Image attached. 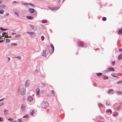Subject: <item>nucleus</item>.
I'll return each instance as SVG.
<instances>
[{
  "instance_id": "nucleus-1",
  "label": "nucleus",
  "mask_w": 122,
  "mask_h": 122,
  "mask_svg": "<svg viewBox=\"0 0 122 122\" xmlns=\"http://www.w3.org/2000/svg\"><path fill=\"white\" fill-rule=\"evenodd\" d=\"M17 91L20 92V94L22 96L24 95L26 92V88L24 87H19L17 89Z\"/></svg>"
},
{
  "instance_id": "nucleus-2",
  "label": "nucleus",
  "mask_w": 122,
  "mask_h": 122,
  "mask_svg": "<svg viewBox=\"0 0 122 122\" xmlns=\"http://www.w3.org/2000/svg\"><path fill=\"white\" fill-rule=\"evenodd\" d=\"M27 100L30 105H33L35 103L34 101H33L34 98L32 96H29L27 98Z\"/></svg>"
},
{
  "instance_id": "nucleus-3",
  "label": "nucleus",
  "mask_w": 122,
  "mask_h": 122,
  "mask_svg": "<svg viewBox=\"0 0 122 122\" xmlns=\"http://www.w3.org/2000/svg\"><path fill=\"white\" fill-rule=\"evenodd\" d=\"M49 106L48 102L46 101L42 102L41 104V107L43 108H46L47 107Z\"/></svg>"
},
{
  "instance_id": "nucleus-4",
  "label": "nucleus",
  "mask_w": 122,
  "mask_h": 122,
  "mask_svg": "<svg viewBox=\"0 0 122 122\" xmlns=\"http://www.w3.org/2000/svg\"><path fill=\"white\" fill-rule=\"evenodd\" d=\"M26 108V106L23 104H22L21 105V107L20 108V110L22 112L24 111L25 110Z\"/></svg>"
},
{
  "instance_id": "nucleus-5",
  "label": "nucleus",
  "mask_w": 122,
  "mask_h": 122,
  "mask_svg": "<svg viewBox=\"0 0 122 122\" xmlns=\"http://www.w3.org/2000/svg\"><path fill=\"white\" fill-rule=\"evenodd\" d=\"M36 110L33 109H31L30 111V114L31 115H34L36 114Z\"/></svg>"
},
{
  "instance_id": "nucleus-6",
  "label": "nucleus",
  "mask_w": 122,
  "mask_h": 122,
  "mask_svg": "<svg viewBox=\"0 0 122 122\" xmlns=\"http://www.w3.org/2000/svg\"><path fill=\"white\" fill-rule=\"evenodd\" d=\"M27 33L29 34L32 36L34 37H35L36 36V34L34 32H27Z\"/></svg>"
},
{
  "instance_id": "nucleus-7",
  "label": "nucleus",
  "mask_w": 122,
  "mask_h": 122,
  "mask_svg": "<svg viewBox=\"0 0 122 122\" xmlns=\"http://www.w3.org/2000/svg\"><path fill=\"white\" fill-rule=\"evenodd\" d=\"M77 43L78 45V46L80 47H83L84 46V43L82 41H79Z\"/></svg>"
},
{
  "instance_id": "nucleus-8",
  "label": "nucleus",
  "mask_w": 122,
  "mask_h": 122,
  "mask_svg": "<svg viewBox=\"0 0 122 122\" xmlns=\"http://www.w3.org/2000/svg\"><path fill=\"white\" fill-rule=\"evenodd\" d=\"M31 27L32 30L34 31H36L37 30V28L36 26L35 25H30Z\"/></svg>"
},
{
  "instance_id": "nucleus-9",
  "label": "nucleus",
  "mask_w": 122,
  "mask_h": 122,
  "mask_svg": "<svg viewBox=\"0 0 122 122\" xmlns=\"http://www.w3.org/2000/svg\"><path fill=\"white\" fill-rule=\"evenodd\" d=\"M30 85L29 81V80H27L25 82V86L26 87H29Z\"/></svg>"
},
{
  "instance_id": "nucleus-10",
  "label": "nucleus",
  "mask_w": 122,
  "mask_h": 122,
  "mask_svg": "<svg viewBox=\"0 0 122 122\" xmlns=\"http://www.w3.org/2000/svg\"><path fill=\"white\" fill-rule=\"evenodd\" d=\"M40 90L38 88H37L36 89V92L37 95L39 96L40 95Z\"/></svg>"
},
{
  "instance_id": "nucleus-11",
  "label": "nucleus",
  "mask_w": 122,
  "mask_h": 122,
  "mask_svg": "<svg viewBox=\"0 0 122 122\" xmlns=\"http://www.w3.org/2000/svg\"><path fill=\"white\" fill-rule=\"evenodd\" d=\"M28 11L31 13H33L35 12V10L34 9L31 8H29Z\"/></svg>"
},
{
  "instance_id": "nucleus-12",
  "label": "nucleus",
  "mask_w": 122,
  "mask_h": 122,
  "mask_svg": "<svg viewBox=\"0 0 122 122\" xmlns=\"http://www.w3.org/2000/svg\"><path fill=\"white\" fill-rule=\"evenodd\" d=\"M113 90L112 89H111L108 92V93L110 94H112L113 93Z\"/></svg>"
},
{
  "instance_id": "nucleus-13",
  "label": "nucleus",
  "mask_w": 122,
  "mask_h": 122,
  "mask_svg": "<svg viewBox=\"0 0 122 122\" xmlns=\"http://www.w3.org/2000/svg\"><path fill=\"white\" fill-rule=\"evenodd\" d=\"M0 8L1 9H6V6L4 4H2L0 5Z\"/></svg>"
},
{
  "instance_id": "nucleus-14",
  "label": "nucleus",
  "mask_w": 122,
  "mask_h": 122,
  "mask_svg": "<svg viewBox=\"0 0 122 122\" xmlns=\"http://www.w3.org/2000/svg\"><path fill=\"white\" fill-rule=\"evenodd\" d=\"M117 75V73H112L111 74V76L113 77H114L116 78H119L118 77H117L116 76V75Z\"/></svg>"
},
{
  "instance_id": "nucleus-15",
  "label": "nucleus",
  "mask_w": 122,
  "mask_h": 122,
  "mask_svg": "<svg viewBox=\"0 0 122 122\" xmlns=\"http://www.w3.org/2000/svg\"><path fill=\"white\" fill-rule=\"evenodd\" d=\"M30 115L29 114H26L25 115H24L23 116V117L24 118H30Z\"/></svg>"
},
{
  "instance_id": "nucleus-16",
  "label": "nucleus",
  "mask_w": 122,
  "mask_h": 122,
  "mask_svg": "<svg viewBox=\"0 0 122 122\" xmlns=\"http://www.w3.org/2000/svg\"><path fill=\"white\" fill-rule=\"evenodd\" d=\"M46 50H44L43 51V52L42 53V56H44L45 55L46 53Z\"/></svg>"
},
{
  "instance_id": "nucleus-17",
  "label": "nucleus",
  "mask_w": 122,
  "mask_h": 122,
  "mask_svg": "<svg viewBox=\"0 0 122 122\" xmlns=\"http://www.w3.org/2000/svg\"><path fill=\"white\" fill-rule=\"evenodd\" d=\"M26 17L27 18L31 20L33 19V17L30 16H27Z\"/></svg>"
},
{
  "instance_id": "nucleus-18",
  "label": "nucleus",
  "mask_w": 122,
  "mask_h": 122,
  "mask_svg": "<svg viewBox=\"0 0 122 122\" xmlns=\"http://www.w3.org/2000/svg\"><path fill=\"white\" fill-rule=\"evenodd\" d=\"M103 77H102V78L104 80H105L106 79H108V76H107L104 75H103Z\"/></svg>"
},
{
  "instance_id": "nucleus-19",
  "label": "nucleus",
  "mask_w": 122,
  "mask_h": 122,
  "mask_svg": "<svg viewBox=\"0 0 122 122\" xmlns=\"http://www.w3.org/2000/svg\"><path fill=\"white\" fill-rule=\"evenodd\" d=\"M118 34H119L121 35L122 34V29L119 30L118 32Z\"/></svg>"
},
{
  "instance_id": "nucleus-20",
  "label": "nucleus",
  "mask_w": 122,
  "mask_h": 122,
  "mask_svg": "<svg viewBox=\"0 0 122 122\" xmlns=\"http://www.w3.org/2000/svg\"><path fill=\"white\" fill-rule=\"evenodd\" d=\"M96 74L99 76H102V73H96Z\"/></svg>"
},
{
  "instance_id": "nucleus-21",
  "label": "nucleus",
  "mask_w": 122,
  "mask_h": 122,
  "mask_svg": "<svg viewBox=\"0 0 122 122\" xmlns=\"http://www.w3.org/2000/svg\"><path fill=\"white\" fill-rule=\"evenodd\" d=\"M21 36V35L20 34H18L17 35H16L15 36V38H18L19 37H20Z\"/></svg>"
},
{
  "instance_id": "nucleus-22",
  "label": "nucleus",
  "mask_w": 122,
  "mask_h": 122,
  "mask_svg": "<svg viewBox=\"0 0 122 122\" xmlns=\"http://www.w3.org/2000/svg\"><path fill=\"white\" fill-rule=\"evenodd\" d=\"M108 69L110 71H114V69L113 68H108Z\"/></svg>"
},
{
  "instance_id": "nucleus-23",
  "label": "nucleus",
  "mask_w": 122,
  "mask_h": 122,
  "mask_svg": "<svg viewBox=\"0 0 122 122\" xmlns=\"http://www.w3.org/2000/svg\"><path fill=\"white\" fill-rule=\"evenodd\" d=\"M122 58V54L119 55L118 56V60H120Z\"/></svg>"
},
{
  "instance_id": "nucleus-24",
  "label": "nucleus",
  "mask_w": 122,
  "mask_h": 122,
  "mask_svg": "<svg viewBox=\"0 0 122 122\" xmlns=\"http://www.w3.org/2000/svg\"><path fill=\"white\" fill-rule=\"evenodd\" d=\"M39 73V71L38 70H36L34 72V73L35 75H37Z\"/></svg>"
},
{
  "instance_id": "nucleus-25",
  "label": "nucleus",
  "mask_w": 122,
  "mask_h": 122,
  "mask_svg": "<svg viewBox=\"0 0 122 122\" xmlns=\"http://www.w3.org/2000/svg\"><path fill=\"white\" fill-rule=\"evenodd\" d=\"M117 93L119 95H122V92L120 91H117Z\"/></svg>"
},
{
  "instance_id": "nucleus-26",
  "label": "nucleus",
  "mask_w": 122,
  "mask_h": 122,
  "mask_svg": "<svg viewBox=\"0 0 122 122\" xmlns=\"http://www.w3.org/2000/svg\"><path fill=\"white\" fill-rule=\"evenodd\" d=\"M8 110H5L4 113V114L5 115H7L8 114V113L7 112H8Z\"/></svg>"
},
{
  "instance_id": "nucleus-27",
  "label": "nucleus",
  "mask_w": 122,
  "mask_h": 122,
  "mask_svg": "<svg viewBox=\"0 0 122 122\" xmlns=\"http://www.w3.org/2000/svg\"><path fill=\"white\" fill-rule=\"evenodd\" d=\"M11 45L12 46H16L17 45V44L15 43H12Z\"/></svg>"
},
{
  "instance_id": "nucleus-28",
  "label": "nucleus",
  "mask_w": 122,
  "mask_h": 122,
  "mask_svg": "<svg viewBox=\"0 0 122 122\" xmlns=\"http://www.w3.org/2000/svg\"><path fill=\"white\" fill-rule=\"evenodd\" d=\"M4 12V11L3 10H0V14H3Z\"/></svg>"
},
{
  "instance_id": "nucleus-29",
  "label": "nucleus",
  "mask_w": 122,
  "mask_h": 122,
  "mask_svg": "<svg viewBox=\"0 0 122 122\" xmlns=\"http://www.w3.org/2000/svg\"><path fill=\"white\" fill-rule=\"evenodd\" d=\"M122 104V103H121L120 105H119L118 107L117 108V110H119L120 108H121L122 107L121 104Z\"/></svg>"
},
{
  "instance_id": "nucleus-30",
  "label": "nucleus",
  "mask_w": 122,
  "mask_h": 122,
  "mask_svg": "<svg viewBox=\"0 0 122 122\" xmlns=\"http://www.w3.org/2000/svg\"><path fill=\"white\" fill-rule=\"evenodd\" d=\"M51 47L52 48V50H53V51H54V46L52 44H51Z\"/></svg>"
},
{
  "instance_id": "nucleus-31",
  "label": "nucleus",
  "mask_w": 122,
  "mask_h": 122,
  "mask_svg": "<svg viewBox=\"0 0 122 122\" xmlns=\"http://www.w3.org/2000/svg\"><path fill=\"white\" fill-rule=\"evenodd\" d=\"M59 8H60L59 6H58V7H56L52 9L54 10H57V9H58Z\"/></svg>"
},
{
  "instance_id": "nucleus-32",
  "label": "nucleus",
  "mask_w": 122,
  "mask_h": 122,
  "mask_svg": "<svg viewBox=\"0 0 122 122\" xmlns=\"http://www.w3.org/2000/svg\"><path fill=\"white\" fill-rule=\"evenodd\" d=\"M98 106L99 107H103V106L102 105V103H99L98 104Z\"/></svg>"
},
{
  "instance_id": "nucleus-33",
  "label": "nucleus",
  "mask_w": 122,
  "mask_h": 122,
  "mask_svg": "<svg viewBox=\"0 0 122 122\" xmlns=\"http://www.w3.org/2000/svg\"><path fill=\"white\" fill-rule=\"evenodd\" d=\"M107 111L108 112H110V114H112V112L111 109H110L109 110H107Z\"/></svg>"
},
{
  "instance_id": "nucleus-34",
  "label": "nucleus",
  "mask_w": 122,
  "mask_h": 122,
  "mask_svg": "<svg viewBox=\"0 0 122 122\" xmlns=\"http://www.w3.org/2000/svg\"><path fill=\"white\" fill-rule=\"evenodd\" d=\"M0 30L2 31H5L7 30V29H3L2 27H1L0 28Z\"/></svg>"
},
{
  "instance_id": "nucleus-35",
  "label": "nucleus",
  "mask_w": 122,
  "mask_h": 122,
  "mask_svg": "<svg viewBox=\"0 0 122 122\" xmlns=\"http://www.w3.org/2000/svg\"><path fill=\"white\" fill-rule=\"evenodd\" d=\"M51 92L52 93V95H54L55 94V93L54 92L53 90H52L51 91Z\"/></svg>"
},
{
  "instance_id": "nucleus-36",
  "label": "nucleus",
  "mask_w": 122,
  "mask_h": 122,
  "mask_svg": "<svg viewBox=\"0 0 122 122\" xmlns=\"http://www.w3.org/2000/svg\"><path fill=\"white\" fill-rule=\"evenodd\" d=\"M47 21L46 20H42L41 22L43 23H46L47 22Z\"/></svg>"
},
{
  "instance_id": "nucleus-37",
  "label": "nucleus",
  "mask_w": 122,
  "mask_h": 122,
  "mask_svg": "<svg viewBox=\"0 0 122 122\" xmlns=\"http://www.w3.org/2000/svg\"><path fill=\"white\" fill-rule=\"evenodd\" d=\"M54 51H53V50L50 49V52L51 53H52L54 52Z\"/></svg>"
},
{
  "instance_id": "nucleus-38",
  "label": "nucleus",
  "mask_w": 122,
  "mask_h": 122,
  "mask_svg": "<svg viewBox=\"0 0 122 122\" xmlns=\"http://www.w3.org/2000/svg\"><path fill=\"white\" fill-rule=\"evenodd\" d=\"M41 39L42 41H44L45 39L44 37L43 36H41Z\"/></svg>"
},
{
  "instance_id": "nucleus-39",
  "label": "nucleus",
  "mask_w": 122,
  "mask_h": 122,
  "mask_svg": "<svg viewBox=\"0 0 122 122\" xmlns=\"http://www.w3.org/2000/svg\"><path fill=\"white\" fill-rule=\"evenodd\" d=\"M115 64V61H113L112 62V66H114Z\"/></svg>"
},
{
  "instance_id": "nucleus-40",
  "label": "nucleus",
  "mask_w": 122,
  "mask_h": 122,
  "mask_svg": "<svg viewBox=\"0 0 122 122\" xmlns=\"http://www.w3.org/2000/svg\"><path fill=\"white\" fill-rule=\"evenodd\" d=\"M10 41V39H6V42H7L8 43Z\"/></svg>"
},
{
  "instance_id": "nucleus-41",
  "label": "nucleus",
  "mask_w": 122,
  "mask_h": 122,
  "mask_svg": "<svg viewBox=\"0 0 122 122\" xmlns=\"http://www.w3.org/2000/svg\"><path fill=\"white\" fill-rule=\"evenodd\" d=\"M45 92V90H41L40 92V93L41 94H42L43 93Z\"/></svg>"
},
{
  "instance_id": "nucleus-42",
  "label": "nucleus",
  "mask_w": 122,
  "mask_h": 122,
  "mask_svg": "<svg viewBox=\"0 0 122 122\" xmlns=\"http://www.w3.org/2000/svg\"><path fill=\"white\" fill-rule=\"evenodd\" d=\"M15 57L16 58L19 59H21V57L20 56H18L17 57Z\"/></svg>"
},
{
  "instance_id": "nucleus-43",
  "label": "nucleus",
  "mask_w": 122,
  "mask_h": 122,
  "mask_svg": "<svg viewBox=\"0 0 122 122\" xmlns=\"http://www.w3.org/2000/svg\"><path fill=\"white\" fill-rule=\"evenodd\" d=\"M117 84L122 83V81H120L117 82Z\"/></svg>"
},
{
  "instance_id": "nucleus-44",
  "label": "nucleus",
  "mask_w": 122,
  "mask_h": 122,
  "mask_svg": "<svg viewBox=\"0 0 122 122\" xmlns=\"http://www.w3.org/2000/svg\"><path fill=\"white\" fill-rule=\"evenodd\" d=\"M14 13L18 16H19V14L18 13H17V12H14Z\"/></svg>"
},
{
  "instance_id": "nucleus-45",
  "label": "nucleus",
  "mask_w": 122,
  "mask_h": 122,
  "mask_svg": "<svg viewBox=\"0 0 122 122\" xmlns=\"http://www.w3.org/2000/svg\"><path fill=\"white\" fill-rule=\"evenodd\" d=\"M106 20V18L105 17H103L102 18V20H103L105 21Z\"/></svg>"
},
{
  "instance_id": "nucleus-46",
  "label": "nucleus",
  "mask_w": 122,
  "mask_h": 122,
  "mask_svg": "<svg viewBox=\"0 0 122 122\" xmlns=\"http://www.w3.org/2000/svg\"><path fill=\"white\" fill-rule=\"evenodd\" d=\"M18 121L19 122H22V120H21V118H20V119H18Z\"/></svg>"
},
{
  "instance_id": "nucleus-47",
  "label": "nucleus",
  "mask_w": 122,
  "mask_h": 122,
  "mask_svg": "<svg viewBox=\"0 0 122 122\" xmlns=\"http://www.w3.org/2000/svg\"><path fill=\"white\" fill-rule=\"evenodd\" d=\"M6 36H6V35H5V38H11V36H8V35H6Z\"/></svg>"
},
{
  "instance_id": "nucleus-48",
  "label": "nucleus",
  "mask_w": 122,
  "mask_h": 122,
  "mask_svg": "<svg viewBox=\"0 0 122 122\" xmlns=\"http://www.w3.org/2000/svg\"><path fill=\"white\" fill-rule=\"evenodd\" d=\"M12 3H18V2L15 1H14L12 2Z\"/></svg>"
},
{
  "instance_id": "nucleus-49",
  "label": "nucleus",
  "mask_w": 122,
  "mask_h": 122,
  "mask_svg": "<svg viewBox=\"0 0 122 122\" xmlns=\"http://www.w3.org/2000/svg\"><path fill=\"white\" fill-rule=\"evenodd\" d=\"M8 120L9 121H12L13 120V119L11 118H9L8 119Z\"/></svg>"
},
{
  "instance_id": "nucleus-50",
  "label": "nucleus",
  "mask_w": 122,
  "mask_h": 122,
  "mask_svg": "<svg viewBox=\"0 0 122 122\" xmlns=\"http://www.w3.org/2000/svg\"><path fill=\"white\" fill-rule=\"evenodd\" d=\"M4 104V103L2 102L1 103H0V106H2Z\"/></svg>"
},
{
  "instance_id": "nucleus-51",
  "label": "nucleus",
  "mask_w": 122,
  "mask_h": 122,
  "mask_svg": "<svg viewBox=\"0 0 122 122\" xmlns=\"http://www.w3.org/2000/svg\"><path fill=\"white\" fill-rule=\"evenodd\" d=\"M3 119V118L2 117H0V121H1Z\"/></svg>"
},
{
  "instance_id": "nucleus-52",
  "label": "nucleus",
  "mask_w": 122,
  "mask_h": 122,
  "mask_svg": "<svg viewBox=\"0 0 122 122\" xmlns=\"http://www.w3.org/2000/svg\"><path fill=\"white\" fill-rule=\"evenodd\" d=\"M4 18L1 15H0V18Z\"/></svg>"
},
{
  "instance_id": "nucleus-53",
  "label": "nucleus",
  "mask_w": 122,
  "mask_h": 122,
  "mask_svg": "<svg viewBox=\"0 0 122 122\" xmlns=\"http://www.w3.org/2000/svg\"><path fill=\"white\" fill-rule=\"evenodd\" d=\"M110 71H109V70H108V71H106V73H108Z\"/></svg>"
},
{
  "instance_id": "nucleus-54",
  "label": "nucleus",
  "mask_w": 122,
  "mask_h": 122,
  "mask_svg": "<svg viewBox=\"0 0 122 122\" xmlns=\"http://www.w3.org/2000/svg\"><path fill=\"white\" fill-rule=\"evenodd\" d=\"M119 50L120 51H122V48L121 49H119Z\"/></svg>"
},
{
  "instance_id": "nucleus-55",
  "label": "nucleus",
  "mask_w": 122,
  "mask_h": 122,
  "mask_svg": "<svg viewBox=\"0 0 122 122\" xmlns=\"http://www.w3.org/2000/svg\"><path fill=\"white\" fill-rule=\"evenodd\" d=\"M4 98H3L2 99H0V102H1V101L3 100H4Z\"/></svg>"
},
{
  "instance_id": "nucleus-56",
  "label": "nucleus",
  "mask_w": 122,
  "mask_h": 122,
  "mask_svg": "<svg viewBox=\"0 0 122 122\" xmlns=\"http://www.w3.org/2000/svg\"><path fill=\"white\" fill-rule=\"evenodd\" d=\"M4 41L3 40H1L0 41V43H1L2 42H3Z\"/></svg>"
},
{
  "instance_id": "nucleus-57",
  "label": "nucleus",
  "mask_w": 122,
  "mask_h": 122,
  "mask_svg": "<svg viewBox=\"0 0 122 122\" xmlns=\"http://www.w3.org/2000/svg\"><path fill=\"white\" fill-rule=\"evenodd\" d=\"M7 34V33L5 32L4 33H3L2 34V35L3 36H4V34Z\"/></svg>"
},
{
  "instance_id": "nucleus-58",
  "label": "nucleus",
  "mask_w": 122,
  "mask_h": 122,
  "mask_svg": "<svg viewBox=\"0 0 122 122\" xmlns=\"http://www.w3.org/2000/svg\"><path fill=\"white\" fill-rule=\"evenodd\" d=\"M2 1V0H0V5L1 4Z\"/></svg>"
},
{
  "instance_id": "nucleus-59",
  "label": "nucleus",
  "mask_w": 122,
  "mask_h": 122,
  "mask_svg": "<svg viewBox=\"0 0 122 122\" xmlns=\"http://www.w3.org/2000/svg\"><path fill=\"white\" fill-rule=\"evenodd\" d=\"M9 15V13H7L6 15V16H8Z\"/></svg>"
},
{
  "instance_id": "nucleus-60",
  "label": "nucleus",
  "mask_w": 122,
  "mask_h": 122,
  "mask_svg": "<svg viewBox=\"0 0 122 122\" xmlns=\"http://www.w3.org/2000/svg\"><path fill=\"white\" fill-rule=\"evenodd\" d=\"M16 33H12V35H14V34H15Z\"/></svg>"
},
{
  "instance_id": "nucleus-61",
  "label": "nucleus",
  "mask_w": 122,
  "mask_h": 122,
  "mask_svg": "<svg viewBox=\"0 0 122 122\" xmlns=\"http://www.w3.org/2000/svg\"><path fill=\"white\" fill-rule=\"evenodd\" d=\"M8 61H9L10 59V58L9 57H8Z\"/></svg>"
},
{
  "instance_id": "nucleus-62",
  "label": "nucleus",
  "mask_w": 122,
  "mask_h": 122,
  "mask_svg": "<svg viewBox=\"0 0 122 122\" xmlns=\"http://www.w3.org/2000/svg\"><path fill=\"white\" fill-rule=\"evenodd\" d=\"M116 115V114H114L113 115V116H115Z\"/></svg>"
},
{
  "instance_id": "nucleus-63",
  "label": "nucleus",
  "mask_w": 122,
  "mask_h": 122,
  "mask_svg": "<svg viewBox=\"0 0 122 122\" xmlns=\"http://www.w3.org/2000/svg\"><path fill=\"white\" fill-rule=\"evenodd\" d=\"M27 4V3H24V5H25L26 4Z\"/></svg>"
},
{
  "instance_id": "nucleus-64",
  "label": "nucleus",
  "mask_w": 122,
  "mask_h": 122,
  "mask_svg": "<svg viewBox=\"0 0 122 122\" xmlns=\"http://www.w3.org/2000/svg\"><path fill=\"white\" fill-rule=\"evenodd\" d=\"M13 122H16L15 121H13Z\"/></svg>"
}]
</instances>
